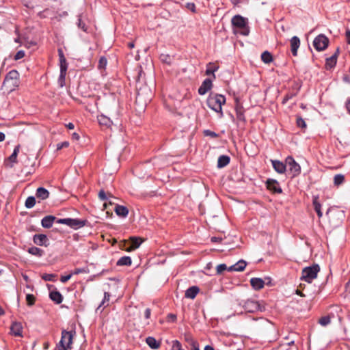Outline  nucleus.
I'll return each mask as SVG.
<instances>
[{"label": "nucleus", "mask_w": 350, "mask_h": 350, "mask_svg": "<svg viewBox=\"0 0 350 350\" xmlns=\"http://www.w3.org/2000/svg\"><path fill=\"white\" fill-rule=\"evenodd\" d=\"M243 307L247 312H256L262 311L263 309L258 301L252 299L247 300Z\"/></svg>", "instance_id": "nucleus-9"}, {"label": "nucleus", "mask_w": 350, "mask_h": 350, "mask_svg": "<svg viewBox=\"0 0 350 350\" xmlns=\"http://www.w3.org/2000/svg\"><path fill=\"white\" fill-rule=\"evenodd\" d=\"M26 301L29 306H32L35 302V297L31 294H27L26 295Z\"/></svg>", "instance_id": "nucleus-42"}, {"label": "nucleus", "mask_w": 350, "mask_h": 350, "mask_svg": "<svg viewBox=\"0 0 350 350\" xmlns=\"http://www.w3.org/2000/svg\"><path fill=\"white\" fill-rule=\"evenodd\" d=\"M261 59L265 64H269L273 61L272 55L268 51H264L261 54Z\"/></svg>", "instance_id": "nucleus-31"}, {"label": "nucleus", "mask_w": 350, "mask_h": 350, "mask_svg": "<svg viewBox=\"0 0 350 350\" xmlns=\"http://www.w3.org/2000/svg\"><path fill=\"white\" fill-rule=\"evenodd\" d=\"M36 204V199L33 196H29L27 198L25 201V206L27 208H32Z\"/></svg>", "instance_id": "nucleus-35"}, {"label": "nucleus", "mask_w": 350, "mask_h": 350, "mask_svg": "<svg viewBox=\"0 0 350 350\" xmlns=\"http://www.w3.org/2000/svg\"><path fill=\"white\" fill-rule=\"evenodd\" d=\"M75 335V331L63 330L61 340L57 345L55 350H71Z\"/></svg>", "instance_id": "nucleus-2"}, {"label": "nucleus", "mask_w": 350, "mask_h": 350, "mask_svg": "<svg viewBox=\"0 0 350 350\" xmlns=\"http://www.w3.org/2000/svg\"><path fill=\"white\" fill-rule=\"evenodd\" d=\"M225 102V97L221 94H211L207 99V104L211 109H221V106Z\"/></svg>", "instance_id": "nucleus-5"}, {"label": "nucleus", "mask_w": 350, "mask_h": 350, "mask_svg": "<svg viewBox=\"0 0 350 350\" xmlns=\"http://www.w3.org/2000/svg\"><path fill=\"white\" fill-rule=\"evenodd\" d=\"M107 59L104 57H101L100 59H99V62H98V67L99 69H103V68H105L106 65H107Z\"/></svg>", "instance_id": "nucleus-41"}, {"label": "nucleus", "mask_w": 350, "mask_h": 350, "mask_svg": "<svg viewBox=\"0 0 350 350\" xmlns=\"http://www.w3.org/2000/svg\"><path fill=\"white\" fill-rule=\"evenodd\" d=\"M339 53V49H338L336 52L332 55L331 57L326 59L325 67L327 69H331L335 66L337 61V56Z\"/></svg>", "instance_id": "nucleus-18"}, {"label": "nucleus", "mask_w": 350, "mask_h": 350, "mask_svg": "<svg viewBox=\"0 0 350 350\" xmlns=\"http://www.w3.org/2000/svg\"><path fill=\"white\" fill-rule=\"evenodd\" d=\"M330 321H331V318L329 316L323 317L321 319H319V324L321 325L322 326L327 325L328 324H329Z\"/></svg>", "instance_id": "nucleus-36"}, {"label": "nucleus", "mask_w": 350, "mask_h": 350, "mask_svg": "<svg viewBox=\"0 0 350 350\" xmlns=\"http://www.w3.org/2000/svg\"><path fill=\"white\" fill-rule=\"evenodd\" d=\"M144 98V95H143V93L141 92H137V96H136V100H135V103L137 104H138L139 107H146V104L144 105V106H141L139 105V103L142 101Z\"/></svg>", "instance_id": "nucleus-40"}, {"label": "nucleus", "mask_w": 350, "mask_h": 350, "mask_svg": "<svg viewBox=\"0 0 350 350\" xmlns=\"http://www.w3.org/2000/svg\"><path fill=\"white\" fill-rule=\"evenodd\" d=\"M20 150V146L18 145L15 147L13 153L8 157V161L10 163L9 166L10 167H13L14 163L17 162V155Z\"/></svg>", "instance_id": "nucleus-21"}, {"label": "nucleus", "mask_w": 350, "mask_h": 350, "mask_svg": "<svg viewBox=\"0 0 350 350\" xmlns=\"http://www.w3.org/2000/svg\"><path fill=\"white\" fill-rule=\"evenodd\" d=\"M146 343L148 344V345L153 349H158L159 347H160V342H158L153 337H148L146 340Z\"/></svg>", "instance_id": "nucleus-27"}, {"label": "nucleus", "mask_w": 350, "mask_h": 350, "mask_svg": "<svg viewBox=\"0 0 350 350\" xmlns=\"http://www.w3.org/2000/svg\"><path fill=\"white\" fill-rule=\"evenodd\" d=\"M273 169L279 174H284L286 170V163H284L278 160H271Z\"/></svg>", "instance_id": "nucleus-11"}, {"label": "nucleus", "mask_w": 350, "mask_h": 350, "mask_svg": "<svg viewBox=\"0 0 350 350\" xmlns=\"http://www.w3.org/2000/svg\"><path fill=\"white\" fill-rule=\"evenodd\" d=\"M69 146L68 142H64L62 143H59L57 145V150H61L63 148H67Z\"/></svg>", "instance_id": "nucleus-50"}, {"label": "nucleus", "mask_w": 350, "mask_h": 350, "mask_svg": "<svg viewBox=\"0 0 350 350\" xmlns=\"http://www.w3.org/2000/svg\"><path fill=\"white\" fill-rule=\"evenodd\" d=\"M33 242L38 245L47 246L48 239L45 234H36L33 237Z\"/></svg>", "instance_id": "nucleus-19"}, {"label": "nucleus", "mask_w": 350, "mask_h": 350, "mask_svg": "<svg viewBox=\"0 0 350 350\" xmlns=\"http://www.w3.org/2000/svg\"><path fill=\"white\" fill-rule=\"evenodd\" d=\"M59 224H66L68 226H70L75 229L80 228L85 225V221L83 220L77 219H71V218H66V219H59L57 220Z\"/></svg>", "instance_id": "nucleus-8"}, {"label": "nucleus", "mask_w": 350, "mask_h": 350, "mask_svg": "<svg viewBox=\"0 0 350 350\" xmlns=\"http://www.w3.org/2000/svg\"><path fill=\"white\" fill-rule=\"evenodd\" d=\"M77 26L79 28L81 29L83 31H87L88 29H87V27H86L85 23L83 21V18H82L81 15L79 16Z\"/></svg>", "instance_id": "nucleus-37"}, {"label": "nucleus", "mask_w": 350, "mask_h": 350, "mask_svg": "<svg viewBox=\"0 0 350 350\" xmlns=\"http://www.w3.org/2000/svg\"><path fill=\"white\" fill-rule=\"evenodd\" d=\"M300 46V40L297 36H293L291 39V51L294 56L297 55V50Z\"/></svg>", "instance_id": "nucleus-14"}, {"label": "nucleus", "mask_w": 350, "mask_h": 350, "mask_svg": "<svg viewBox=\"0 0 350 350\" xmlns=\"http://www.w3.org/2000/svg\"><path fill=\"white\" fill-rule=\"evenodd\" d=\"M219 68V66H215L213 63H209L207 65V69L206 70V75H213V77H215V75H214V72L217 71Z\"/></svg>", "instance_id": "nucleus-30"}, {"label": "nucleus", "mask_w": 350, "mask_h": 350, "mask_svg": "<svg viewBox=\"0 0 350 350\" xmlns=\"http://www.w3.org/2000/svg\"><path fill=\"white\" fill-rule=\"evenodd\" d=\"M50 298L56 304H60L62 301V295L58 291L51 292Z\"/></svg>", "instance_id": "nucleus-28"}, {"label": "nucleus", "mask_w": 350, "mask_h": 350, "mask_svg": "<svg viewBox=\"0 0 350 350\" xmlns=\"http://www.w3.org/2000/svg\"><path fill=\"white\" fill-rule=\"evenodd\" d=\"M250 284L254 290L262 289L265 286V281L259 278H252L250 280Z\"/></svg>", "instance_id": "nucleus-13"}, {"label": "nucleus", "mask_w": 350, "mask_h": 350, "mask_svg": "<svg viewBox=\"0 0 350 350\" xmlns=\"http://www.w3.org/2000/svg\"><path fill=\"white\" fill-rule=\"evenodd\" d=\"M267 187L268 189L274 193H281L282 191L278 182L273 179H268L267 180Z\"/></svg>", "instance_id": "nucleus-10"}, {"label": "nucleus", "mask_w": 350, "mask_h": 350, "mask_svg": "<svg viewBox=\"0 0 350 350\" xmlns=\"http://www.w3.org/2000/svg\"><path fill=\"white\" fill-rule=\"evenodd\" d=\"M212 81L210 79H206L201 86L198 88V93L201 95L205 94L211 89Z\"/></svg>", "instance_id": "nucleus-12"}, {"label": "nucleus", "mask_w": 350, "mask_h": 350, "mask_svg": "<svg viewBox=\"0 0 350 350\" xmlns=\"http://www.w3.org/2000/svg\"><path fill=\"white\" fill-rule=\"evenodd\" d=\"M36 196L41 200H45L49 198V192L43 187H39L36 191Z\"/></svg>", "instance_id": "nucleus-23"}, {"label": "nucleus", "mask_w": 350, "mask_h": 350, "mask_svg": "<svg viewBox=\"0 0 350 350\" xmlns=\"http://www.w3.org/2000/svg\"><path fill=\"white\" fill-rule=\"evenodd\" d=\"M59 63H60V72H66L67 68H68L66 60H64V62H59Z\"/></svg>", "instance_id": "nucleus-47"}, {"label": "nucleus", "mask_w": 350, "mask_h": 350, "mask_svg": "<svg viewBox=\"0 0 350 350\" xmlns=\"http://www.w3.org/2000/svg\"><path fill=\"white\" fill-rule=\"evenodd\" d=\"M200 291V288L196 286L189 288L185 292V297L193 299Z\"/></svg>", "instance_id": "nucleus-20"}, {"label": "nucleus", "mask_w": 350, "mask_h": 350, "mask_svg": "<svg viewBox=\"0 0 350 350\" xmlns=\"http://www.w3.org/2000/svg\"><path fill=\"white\" fill-rule=\"evenodd\" d=\"M98 196L99 198L102 200H105L107 199V197H106V194L105 193L104 191L101 190L100 191L99 193H98Z\"/></svg>", "instance_id": "nucleus-56"}, {"label": "nucleus", "mask_w": 350, "mask_h": 350, "mask_svg": "<svg viewBox=\"0 0 350 350\" xmlns=\"http://www.w3.org/2000/svg\"><path fill=\"white\" fill-rule=\"evenodd\" d=\"M66 75V72H60V75H59V82L60 85L62 87L64 85Z\"/></svg>", "instance_id": "nucleus-48"}, {"label": "nucleus", "mask_w": 350, "mask_h": 350, "mask_svg": "<svg viewBox=\"0 0 350 350\" xmlns=\"http://www.w3.org/2000/svg\"><path fill=\"white\" fill-rule=\"evenodd\" d=\"M19 76L16 70H12L6 75L2 85V90L5 93H10L19 86Z\"/></svg>", "instance_id": "nucleus-1"}, {"label": "nucleus", "mask_w": 350, "mask_h": 350, "mask_svg": "<svg viewBox=\"0 0 350 350\" xmlns=\"http://www.w3.org/2000/svg\"><path fill=\"white\" fill-rule=\"evenodd\" d=\"M221 238L220 237H213L211 238V241L212 242H219L221 241Z\"/></svg>", "instance_id": "nucleus-61"}, {"label": "nucleus", "mask_w": 350, "mask_h": 350, "mask_svg": "<svg viewBox=\"0 0 350 350\" xmlns=\"http://www.w3.org/2000/svg\"><path fill=\"white\" fill-rule=\"evenodd\" d=\"M28 252L29 254L37 256H41L43 254V251L36 247H31L28 250Z\"/></svg>", "instance_id": "nucleus-33"}, {"label": "nucleus", "mask_w": 350, "mask_h": 350, "mask_svg": "<svg viewBox=\"0 0 350 350\" xmlns=\"http://www.w3.org/2000/svg\"><path fill=\"white\" fill-rule=\"evenodd\" d=\"M319 271L320 268L318 265H314L311 267H306L302 270L301 279L308 283H310L317 277V274Z\"/></svg>", "instance_id": "nucleus-4"}, {"label": "nucleus", "mask_w": 350, "mask_h": 350, "mask_svg": "<svg viewBox=\"0 0 350 350\" xmlns=\"http://www.w3.org/2000/svg\"><path fill=\"white\" fill-rule=\"evenodd\" d=\"M171 350H184L182 347L181 344L178 340H174L172 342V345Z\"/></svg>", "instance_id": "nucleus-39"}, {"label": "nucleus", "mask_w": 350, "mask_h": 350, "mask_svg": "<svg viewBox=\"0 0 350 350\" xmlns=\"http://www.w3.org/2000/svg\"><path fill=\"white\" fill-rule=\"evenodd\" d=\"M230 162V157L228 156L222 155L218 158L217 167L219 168L226 166Z\"/></svg>", "instance_id": "nucleus-26"}, {"label": "nucleus", "mask_w": 350, "mask_h": 350, "mask_svg": "<svg viewBox=\"0 0 350 350\" xmlns=\"http://www.w3.org/2000/svg\"><path fill=\"white\" fill-rule=\"evenodd\" d=\"M285 162L286 167H288L289 172L293 176H297L300 173L301 167L292 157H288Z\"/></svg>", "instance_id": "nucleus-7"}, {"label": "nucleus", "mask_w": 350, "mask_h": 350, "mask_svg": "<svg viewBox=\"0 0 350 350\" xmlns=\"http://www.w3.org/2000/svg\"><path fill=\"white\" fill-rule=\"evenodd\" d=\"M58 55H59V62H64V60H66L65 57H64L63 51L61 49H58Z\"/></svg>", "instance_id": "nucleus-52"}, {"label": "nucleus", "mask_w": 350, "mask_h": 350, "mask_svg": "<svg viewBox=\"0 0 350 350\" xmlns=\"http://www.w3.org/2000/svg\"><path fill=\"white\" fill-rule=\"evenodd\" d=\"M72 138L75 140H79V135L77 133H73L72 135Z\"/></svg>", "instance_id": "nucleus-62"}, {"label": "nucleus", "mask_w": 350, "mask_h": 350, "mask_svg": "<svg viewBox=\"0 0 350 350\" xmlns=\"http://www.w3.org/2000/svg\"><path fill=\"white\" fill-rule=\"evenodd\" d=\"M143 240L139 237H131V246L126 249V252H131L139 247Z\"/></svg>", "instance_id": "nucleus-16"}, {"label": "nucleus", "mask_w": 350, "mask_h": 350, "mask_svg": "<svg viewBox=\"0 0 350 350\" xmlns=\"http://www.w3.org/2000/svg\"><path fill=\"white\" fill-rule=\"evenodd\" d=\"M55 217L53 216H46L42 219V226L44 228H49L52 226Z\"/></svg>", "instance_id": "nucleus-24"}, {"label": "nucleus", "mask_w": 350, "mask_h": 350, "mask_svg": "<svg viewBox=\"0 0 350 350\" xmlns=\"http://www.w3.org/2000/svg\"><path fill=\"white\" fill-rule=\"evenodd\" d=\"M345 180V177L342 174H337L334 178V184L336 185H339L343 183Z\"/></svg>", "instance_id": "nucleus-38"}, {"label": "nucleus", "mask_w": 350, "mask_h": 350, "mask_svg": "<svg viewBox=\"0 0 350 350\" xmlns=\"http://www.w3.org/2000/svg\"><path fill=\"white\" fill-rule=\"evenodd\" d=\"M297 125L301 128L306 127V122H305L304 120H303L301 118H297Z\"/></svg>", "instance_id": "nucleus-46"}, {"label": "nucleus", "mask_w": 350, "mask_h": 350, "mask_svg": "<svg viewBox=\"0 0 350 350\" xmlns=\"http://www.w3.org/2000/svg\"><path fill=\"white\" fill-rule=\"evenodd\" d=\"M160 60L168 65L172 64V58L168 54H161L159 57Z\"/></svg>", "instance_id": "nucleus-34"}, {"label": "nucleus", "mask_w": 350, "mask_h": 350, "mask_svg": "<svg viewBox=\"0 0 350 350\" xmlns=\"http://www.w3.org/2000/svg\"><path fill=\"white\" fill-rule=\"evenodd\" d=\"M167 319H168L169 321H175V320L176 319V316L175 314H170L167 316Z\"/></svg>", "instance_id": "nucleus-60"}, {"label": "nucleus", "mask_w": 350, "mask_h": 350, "mask_svg": "<svg viewBox=\"0 0 350 350\" xmlns=\"http://www.w3.org/2000/svg\"><path fill=\"white\" fill-rule=\"evenodd\" d=\"M72 277V274H69V275H64V276H62L61 278H60V281L62 282V283H65L67 281H68Z\"/></svg>", "instance_id": "nucleus-53"}, {"label": "nucleus", "mask_w": 350, "mask_h": 350, "mask_svg": "<svg viewBox=\"0 0 350 350\" xmlns=\"http://www.w3.org/2000/svg\"><path fill=\"white\" fill-rule=\"evenodd\" d=\"M247 263L245 260H241L238 261L236 264L228 267V271H242L245 269Z\"/></svg>", "instance_id": "nucleus-17"}, {"label": "nucleus", "mask_w": 350, "mask_h": 350, "mask_svg": "<svg viewBox=\"0 0 350 350\" xmlns=\"http://www.w3.org/2000/svg\"><path fill=\"white\" fill-rule=\"evenodd\" d=\"M55 277V275L49 273H44L42 275V278L45 281H53Z\"/></svg>", "instance_id": "nucleus-44"}, {"label": "nucleus", "mask_w": 350, "mask_h": 350, "mask_svg": "<svg viewBox=\"0 0 350 350\" xmlns=\"http://www.w3.org/2000/svg\"><path fill=\"white\" fill-rule=\"evenodd\" d=\"M109 297H110V295L108 293H105L104 299L102 301V305H104L105 301H109Z\"/></svg>", "instance_id": "nucleus-57"}, {"label": "nucleus", "mask_w": 350, "mask_h": 350, "mask_svg": "<svg viewBox=\"0 0 350 350\" xmlns=\"http://www.w3.org/2000/svg\"><path fill=\"white\" fill-rule=\"evenodd\" d=\"M345 36L347 38V43L350 44V29H347L346 32H345Z\"/></svg>", "instance_id": "nucleus-58"}, {"label": "nucleus", "mask_w": 350, "mask_h": 350, "mask_svg": "<svg viewBox=\"0 0 350 350\" xmlns=\"http://www.w3.org/2000/svg\"><path fill=\"white\" fill-rule=\"evenodd\" d=\"M237 116L239 120H243V121L244 120V116L243 113V111H237Z\"/></svg>", "instance_id": "nucleus-55"}, {"label": "nucleus", "mask_w": 350, "mask_h": 350, "mask_svg": "<svg viewBox=\"0 0 350 350\" xmlns=\"http://www.w3.org/2000/svg\"><path fill=\"white\" fill-rule=\"evenodd\" d=\"M114 211L118 216L123 217H126L129 213L127 208L121 205H116Z\"/></svg>", "instance_id": "nucleus-22"}, {"label": "nucleus", "mask_w": 350, "mask_h": 350, "mask_svg": "<svg viewBox=\"0 0 350 350\" xmlns=\"http://www.w3.org/2000/svg\"><path fill=\"white\" fill-rule=\"evenodd\" d=\"M203 133L205 136H208L212 138H215V137H217V134L216 133L211 131L210 130H204Z\"/></svg>", "instance_id": "nucleus-45"}, {"label": "nucleus", "mask_w": 350, "mask_h": 350, "mask_svg": "<svg viewBox=\"0 0 350 350\" xmlns=\"http://www.w3.org/2000/svg\"><path fill=\"white\" fill-rule=\"evenodd\" d=\"M98 121L100 125H104L106 126H111L112 123L111 119L103 114H100L98 116Z\"/></svg>", "instance_id": "nucleus-25"}, {"label": "nucleus", "mask_w": 350, "mask_h": 350, "mask_svg": "<svg viewBox=\"0 0 350 350\" xmlns=\"http://www.w3.org/2000/svg\"><path fill=\"white\" fill-rule=\"evenodd\" d=\"M24 56H25V52L23 51H19L16 53V55L14 56V59L18 60V59H22Z\"/></svg>", "instance_id": "nucleus-49"}, {"label": "nucleus", "mask_w": 350, "mask_h": 350, "mask_svg": "<svg viewBox=\"0 0 350 350\" xmlns=\"http://www.w3.org/2000/svg\"><path fill=\"white\" fill-rule=\"evenodd\" d=\"M231 23L232 26L239 29V32L243 36H248L250 28L248 27L247 19L241 15H235L232 18Z\"/></svg>", "instance_id": "nucleus-3"}, {"label": "nucleus", "mask_w": 350, "mask_h": 350, "mask_svg": "<svg viewBox=\"0 0 350 350\" xmlns=\"http://www.w3.org/2000/svg\"><path fill=\"white\" fill-rule=\"evenodd\" d=\"M313 205H314V210L317 212L319 217H321L323 215V213L321 211V205L318 200L317 196H314L313 198Z\"/></svg>", "instance_id": "nucleus-29"}, {"label": "nucleus", "mask_w": 350, "mask_h": 350, "mask_svg": "<svg viewBox=\"0 0 350 350\" xmlns=\"http://www.w3.org/2000/svg\"><path fill=\"white\" fill-rule=\"evenodd\" d=\"M186 8L188 10H190L192 12H193V13L196 12V5L193 3H187L186 4Z\"/></svg>", "instance_id": "nucleus-51"}, {"label": "nucleus", "mask_w": 350, "mask_h": 350, "mask_svg": "<svg viewBox=\"0 0 350 350\" xmlns=\"http://www.w3.org/2000/svg\"><path fill=\"white\" fill-rule=\"evenodd\" d=\"M346 108L347 109H350V98L346 103Z\"/></svg>", "instance_id": "nucleus-63"}, {"label": "nucleus", "mask_w": 350, "mask_h": 350, "mask_svg": "<svg viewBox=\"0 0 350 350\" xmlns=\"http://www.w3.org/2000/svg\"><path fill=\"white\" fill-rule=\"evenodd\" d=\"M11 333L15 336H22L23 326L21 323L14 322L11 326Z\"/></svg>", "instance_id": "nucleus-15"}, {"label": "nucleus", "mask_w": 350, "mask_h": 350, "mask_svg": "<svg viewBox=\"0 0 350 350\" xmlns=\"http://www.w3.org/2000/svg\"><path fill=\"white\" fill-rule=\"evenodd\" d=\"M329 42V39L324 34H319L314 38L313 41V46L317 51H322L327 48Z\"/></svg>", "instance_id": "nucleus-6"}, {"label": "nucleus", "mask_w": 350, "mask_h": 350, "mask_svg": "<svg viewBox=\"0 0 350 350\" xmlns=\"http://www.w3.org/2000/svg\"><path fill=\"white\" fill-rule=\"evenodd\" d=\"M204 350H215L213 347L209 345H206L204 348Z\"/></svg>", "instance_id": "nucleus-64"}, {"label": "nucleus", "mask_w": 350, "mask_h": 350, "mask_svg": "<svg viewBox=\"0 0 350 350\" xmlns=\"http://www.w3.org/2000/svg\"><path fill=\"white\" fill-rule=\"evenodd\" d=\"M225 270H228V268L227 267L226 265L220 264L217 266L216 271L217 274L222 273V272Z\"/></svg>", "instance_id": "nucleus-43"}, {"label": "nucleus", "mask_w": 350, "mask_h": 350, "mask_svg": "<svg viewBox=\"0 0 350 350\" xmlns=\"http://www.w3.org/2000/svg\"><path fill=\"white\" fill-rule=\"evenodd\" d=\"M85 270L84 269H81V268H77V269H75L72 273V275H77V274H79V273H85Z\"/></svg>", "instance_id": "nucleus-54"}, {"label": "nucleus", "mask_w": 350, "mask_h": 350, "mask_svg": "<svg viewBox=\"0 0 350 350\" xmlns=\"http://www.w3.org/2000/svg\"><path fill=\"white\" fill-rule=\"evenodd\" d=\"M150 314H151L150 309H149V308L146 309V310L144 312V316H145L146 319H149L150 317Z\"/></svg>", "instance_id": "nucleus-59"}, {"label": "nucleus", "mask_w": 350, "mask_h": 350, "mask_svg": "<svg viewBox=\"0 0 350 350\" xmlns=\"http://www.w3.org/2000/svg\"><path fill=\"white\" fill-rule=\"evenodd\" d=\"M131 262L132 261L129 256H124L118 260L117 265L120 266L131 265Z\"/></svg>", "instance_id": "nucleus-32"}]
</instances>
